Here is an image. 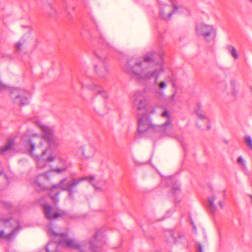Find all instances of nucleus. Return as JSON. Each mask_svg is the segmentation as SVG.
Wrapping results in <instances>:
<instances>
[{
	"instance_id": "f704fd0d",
	"label": "nucleus",
	"mask_w": 252,
	"mask_h": 252,
	"mask_svg": "<svg viewBox=\"0 0 252 252\" xmlns=\"http://www.w3.org/2000/svg\"><path fill=\"white\" fill-rule=\"evenodd\" d=\"M154 112H155V110L152 108L151 111V113H154Z\"/></svg>"
},
{
	"instance_id": "c756f323",
	"label": "nucleus",
	"mask_w": 252,
	"mask_h": 252,
	"mask_svg": "<svg viewBox=\"0 0 252 252\" xmlns=\"http://www.w3.org/2000/svg\"><path fill=\"white\" fill-rule=\"evenodd\" d=\"M197 115L200 119H201V120L207 119V121H209V120L206 117V116L204 115L201 114L198 112H197Z\"/></svg>"
},
{
	"instance_id": "2eb2a0df",
	"label": "nucleus",
	"mask_w": 252,
	"mask_h": 252,
	"mask_svg": "<svg viewBox=\"0 0 252 252\" xmlns=\"http://www.w3.org/2000/svg\"><path fill=\"white\" fill-rule=\"evenodd\" d=\"M167 184L172 187V192L174 196V200L176 202H180V199H178L176 196L180 193L181 188L177 181L174 177H169L167 179Z\"/></svg>"
},
{
	"instance_id": "4c0bfd02",
	"label": "nucleus",
	"mask_w": 252,
	"mask_h": 252,
	"mask_svg": "<svg viewBox=\"0 0 252 252\" xmlns=\"http://www.w3.org/2000/svg\"><path fill=\"white\" fill-rule=\"evenodd\" d=\"M250 196L251 197V200H252V195H250Z\"/></svg>"
},
{
	"instance_id": "9d476101",
	"label": "nucleus",
	"mask_w": 252,
	"mask_h": 252,
	"mask_svg": "<svg viewBox=\"0 0 252 252\" xmlns=\"http://www.w3.org/2000/svg\"><path fill=\"white\" fill-rule=\"evenodd\" d=\"M28 92L19 88H14L11 92V97L14 103L24 106L29 103Z\"/></svg>"
},
{
	"instance_id": "412c9836",
	"label": "nucleus",
	"mask_w": 252,
	"mask_h": 252,
	"mask_svg": "<svg viewBox=\"0 0 252 252\" xmlns=\"http://www.w3.org/2000/svg\"><path fill=\"white\" fill-rule=\"evenodd\" d=\"M95 24V28H96V31L97 32L98 34V42L103 44L105 45L108 47L110 46V44L105 39L104 36H103L102 32H101L100 30L99 29L98 26L96 25L95 23H94Z\"/></svg>"
},
{
	"instance_id": "a19ab883",
	"label": "nucleus",
	"mask_w": 252,
	"mask_h": 252,
	"mask_svg": "<svg viewBox=\"0 0 252 252\" xmlns=\"http://www.w3.org/2000/svg\"><path fill=\"white\" fill-rule=\"evenodd\" d=\"M222 84L224 86H225V84L224 83H223Z\"/></svg>"
},
{
	"instance_id": "aec40b11",
	"label": "nucleus",
	"mask_w": 252,
	"mask_h": 252,
	"mask_svg": "<svg viewBox=\"0 0 252 252\" xmlns=\"http://www.w3.org/2000/svg\"><path fill=\"white\" fill-rule=\"evenodd\" d=\"M161 116L167 118L166 122L162 124L159 126H161V131H165L168 126L171 124V121L170 118V115L169 112L167 110H165L161 114Z\"/></svg>"
},
{
	"instance_id": "20e7f679",
	"label": "nucleus",
	"mask_w": 252,
	"mask_h": 252,
	"mask_svg": "<svg viewBox=\"0 0 252 252\" xmlns=\"http://www.w3.org/2000/svg\"><path fill=\"white\" fill-rule=\"evenodd\" d=\"M42 131L41 137L48 144L49 147L44 150L41 155L39 157V161L37 162V167L42 168L45 166L47 161H52L55 159V157L50 155L46 159H44V156L48 152L50 148H55L60 145L59 139L54 135L53 130L50 127L46 126H41Z\"/></svg>"
},
{
	"instance_id": "a211bd4d",
	"label": "nucleus",
	"mask_w": 252,
	"mask_h": 252,
	"mask_svg": "<svg viewBox=\"0 0 252 252\" xmlns=\"http://www.w3.org/2000/svg\"><path fill=\"white\" fill-rule=\"evenodd\" d=\"M216 198L217 197L215 195H213L211 197H208L207 198L209 203V205L207 207L209 211L213 215L215 214L217 211V207L214 203Z\"/></svg>"
},
{
	"instance_id": "4468645a",
	"label": "nucleus",
	"mask_w": 252,
	"mask_h": 252,
	"mask_svg": "<svg viewBox=\"0 0 252 252\" xmlns=\"http://www.w3.org/2000/svg\"><path fill=\"white\" fill-rule=\"evenodd\" d=\"M86 177L88 178V179L86 181H89L90 184H91L92 186L94 188L95 190L104 191L107 189L108 186L107 180L103 179H101L98 180L96 184H94L92 183V181L94 179V176L90 175L89 176ZM85 181V180H83V181Z\"/></svg>"
},
{
	"instance_id": "393cba45",
	"label": "nucleus",
	"mask_w": 252,
	"mask_h": 252,
	"mask_svg": "<svg viewBox=\"0 0 252 252\" xmlns=\"http://www.w3.org/2000/svg\"><path fill=\"white\" fill-rule=\"evenodd\" d=\"M25 42V40L23 38L21 39L20 40L17 42L15 46L16 52L19 53L21 51V48L23 44Z\"/></svg>"
},
{
	"instance_id": "f8f14e48",
	"label": "nucleus",
	"mask_w": 252,
	"mask_h": 252,
	"mask_svg": "<svg viewBox=\"0 0 252 252\" xmlns=\"http://www.w3.org/2000/svg\"><path fill=\"white\" fill-rule=\"evenodd\" d=\"M50 179L46 174L38 175L34 183L35 187L37 191H45L49 189Z\"/></svg>"
},
{
	"instance_id": "1a4fd4ad",
	"label": "nucleus",
	"mask_w": 252,
	"mask_h": 252,
	"mask_svg": "<svg viewBox=\"0 0 252 252\" xmlns=\"http://www.w3.org/2000/svg\"><path fill=\"white\" fill-rule=\"evenodd\" d=\"M0 222H1V224L4 227L13 228L11 232L7 235H5L3 231H0V238L9 239L19 230L20 223L16 219H15L13 218H10L6 219H3L0 220Z\"/></svg>"
},
{
	"instance_id": "9b49d317",
	"label": "nucleus",
	"mask_w": 252,
	"mask_h": 252,
	"mask_svg": "<svg viewBox=\"0 0 252 252\" xmlns=\"http://www.w3.org/2000/svg\"><path fill=\"white\" fill-rule=\"evenodd\" d=\"M198 34L201 35L207 42H211L214 40L216 31L212 26L201 24L197 29Z\"/></svg>"
},
{
	"instance_id": "473e14b6",
	"label": "nucleus",
	"mask_w": 252,
	"mask_h": 252,
	"mask_svg": "<svg viewBox=\"0 0 252 252\" xmlns=\"http://www.w3.org/2000/svg\"><path fill=\"white\" fill-rule=\"evenodd\" d=\"M6 89V87L2 84L0 82V92Z\"/></svg>"
},
{
	"instance_id": "cd10ccee",
	"label": "nucleus",
	"mask_w": 252,
	"mask_h": 252,
	"mask_svg": "<svg viewBox=\"0 0 252 252\" xmlns=\"http://www.w3.org/2000/svg\"><path fill=\"white\" fill-rule=\"evenodd\" d=\"M237 163L238 164L241 165L242 167L245 168L246 164L245 160L241 156H239L237 159Z\"/></svg>"
},
{
	"instance_id": "dca6fc26",
	"label": "nucleus",
	"mask_w": 252,
	"mask_h": 252,
	"mask_svg": "<svg viewBox=\"0 0 252 252\" xmlns=\"http://www.w3.org/2000/svg\"><path fill=\"white\" fill-rule=\"evenodd\" d=\"M77 152L78 154H80L86 159H88L94 156L95 150L93 146L88 145L85 146L79 147Z\"/></svg>"
},
{
	"instance_id": "bb28decb",
	"label": "nucleus",
	"mask_w": 252,
	"mask_h": 252,
	"mask_svg": "<svg viewBox=\"0 0 252 252\" xmlns=\"http://www.w3.org/2000/svg\"><path fill=\"white\" fill-rule=\"evenodd\" d=\"M67 169V166H65L62 168H55V169H52L51 170L53 171H54L55 172H57V173L60 174V173H61L63 172L66 171Z\"/></svg>"
},
{
	"instance_id": "ddd939ff",
	"label": "nucleus",
	"mask_w": 252,
	"mask_h": 252,
	"mask_svg": "<svg viewBox=\"0 0 252 252\" xmlns=\"http://www.w3.org/2000/svg\"><path fill=\"white\" fill-rule=\"evenodd\" d=\"M178 10L179 7L174 3H172V9L170 5L166 4L164 7H160L159 15L162 19L168 21Z\"/></svg>"
},
{
	"instance_id": "6e6552de",
	"label": "nucleus",
	"mask_w": 252,
	"mask_h": 252,
	"mask_svg": "<svg viewBox=\"0 0 252 252\" xmlns=\"http://www.w3.org/2000/svg\"><path fill=\"white\" fill-rule=\"evenodd\" d=\"M88 89L94 92V94L91 98V103H93L95 101H99L102 99L103 104L106 106V100L109 98L107 92L100 86L94 84L87 85Z\"/></svg>"
},
{
	"instance_id": "6ab92c4d",
	"label": "nucleus",
	"mask_w": 252,
	"mask_h": 252,
	"mask_svg": "<svg viewBox=\"0 0 252 252\" xmlns=\"http://www.w3.org/2000/svg\"><path fill=\"white\" fill-rule=\"evenodd\" d=\"M14 142H15L14 138L9 139L7 140L6 144L4 146L0 148V154L4 155L7 151L11 150L12 149V147L14 145Z\"/></svg>"
},
{
	"instance_id": "f3484780",
	"label": "nucleus",
	"mask_w": 252,
	"mask_h": 252,
	"mask_svg": "<svg viewBox=\"0 0 252 252\" xmlns=\"http://www.w3.org/2000/svg\"><path fill=\"white\" fill-rule=\"evenodd\" d=\"M22 142L25 143V146L29 149V153L30 155H32L35 149V144L33 143L30 137L28 136H23L22 137Z\"/></svg>"
},
{
	"instance_id": "4be33fe9",
	"label": "nucleus",
	"mask_w": 252,
	"mask_h": 252,
	"mask_svg": "<svg viewBox=\"0 0 252 252\" xmlns=\"http://www.w3.org/2000/svg\"><path fill=\"white\" fill-rule=\"evenodd\" d=\"M231 87V94L236 98L238 93V84L235 79H232L230 81Z\"/></svg>"
},
{
	"instance_id": "423d86ee",
	"label": "nucleus",
	"mask_w": 252,
	"mask_h": 252,
	"mask_svg": "<svg viewBox=\"0 0 252 252\" xmlns=\"http://www.w3.org/2000/svg\"><path fill=\"white\" fill-rule=\"evenodd\" d=\"M94 54L98 60L97 63L94 65L95 71L99 76L104 77L109 72L106 56L105 54H99L98 51L94 52Z\"/></svg>"
},
{
	"instance_id": "ea45409f",
	"label": "nucleus",
	"mask_w": 252,
	"mask_h": 252,
	"mask_svg": "<svg viewBox=\"0 0 252 252\" xmlns=\"http://www.w3.org/2000/svg\"><path fill=\"white\" fill-rule=\"evenodd\" d=\"M170 0L172 2V3H174V2H173V0Z\"/></svg>"
},
{
	"instance_id": "a878e982",
	"label": "nucleus",
	"mask_w": 252,
	"mask_h": 252,
	"mask_svg": "<svg viewBox=\"0 0 252 252\" xmlns=\"http://www.w3.org/2000/svg\"><path fill=\"white\" fill-rule=\"evenodd\" d=\"M245 141L247 146L252 150V139L250 136H247L245 138Z\"/></svg>"
},
{
	"instance_id": "79ce46f5",
	"label": "nucleus",
	"mask_w": 252,
	"mask_h": 252,
	"mask_svg": "<svg viewBox=\"0 0 252 252\" xmlns=\"http://www.w3.org/2000/svg\"><path fill=\"white\" fill-rule=\"evenodd\" d=\"M250 0V1L251 3H252V0Z\"/></svg>"
},
{
	"instance_id": "39448f33",
	"label": "nucleus",
	"mask_w": 252,
	"mask_h": 252,
	"mask_svg": "<svg viewBox=\"0 0 252 252\" xmlns=\"http://www.w3.org/2000/svg\"><path fill=\"white\" fill-rule=\"evenodd\" d=\"M87 179L88 178L87 177H83L77 179L73 178L71 183H69L66 186L63 187V185L67 181V178H65L62 180L57 185L51 187L48 186L49 189H47L46 190L51 191L49 196L53 203L56 204L59 201V195L60 193V191L58 189L61 188L62 190L68 191L69 193L68 195L71 196L75 192V189L77 186L82 181L87 180Z\"/></svg>"
},
{
	"instance_id": "7c9ffc66",
	"label": "nucleus",
	"mask_w": 252,
	"mask_h": 252,
	"mask_svg": "<svg viewBox=\"0 0 252 252\" xmlns=\"http://www.w3.org/2000/svg\"><path fill=\"white\" fill-rule=\"evenodd\" d=\"M196 247L197 249V252H203L202 247L200 244H198Z\"/></svg>"
},
{
	"instance_id": "c85d7f7f",
	"label": "nucleus",
	"mask_w": 252,
	"mask_h": 252,
	"mask_svg": "<svg viewBox=\"0 0 252 252\" xmlns=\"http://www.w3.org/2000/svg\"><path fill=\"white\" fill-rule=\"evenodd\" d=\"M158 86L159 89H164L166 87L167 84L165 82L161 81L158 83Z\"/></svg>"
},
{
	"instance_id": "f257e3e1",
	"label": "nucleus",
	"mask_w": 252,
	"mask_h": 252,
	"mask_svg": "<svg viewBox=\"0 0 252 252\" xmlns=\"http://www.w3.org/2000/svg\"><path fill=\"white\" fill-rule=\"evenodd\" d=\"M102 229L96 231L93 240L88 241L78 242L70 238L66 232H59L52 226L48 230L49 236L52 239L46 247V252H58L60 245L64 248L74 250L78 252H100L102 247L99 245L98 238L104 236Z\"/></svg>"
},
{
	"instance_id": "7ed1b4c3",
	"label": "nucleus",
	"mask_w": 252,
	"mask_h": 252,
	"mask_svg": "<svg viewBox=\"0 0 252 252\" xmlns=\"http://www.w3.org/2000/svg\"><path fill=\"white\" fill-rule=\"evenodd\" d=\"M132 106L134 109L139 112L138 118L137 132L139 134H146L148 137H153L157 132L161 131V126L152 124L147 111V102L142 94L136 92L132 97Z\"/></svg>"
},
{
	"instance_id": "e433bc0d",
	"label": "nucleus",
	"mask_w": 252,
	"mask_h": 252,
	"mask_svg": "<svg viewBox=\"0 0 252 252\" xmlns=\"http://www.w3.org/2000/svg\"><path fill=\"white\" fill-rule=\"evenodd\" d=\"M3 171L2 170V171H0V175H1L2 173H3Z\"/></svg>"
},
{
	"instance_id": "5701e85b",
	"label": "nucleus",
	"mask_w": 252,
	"mask_h": 252,
	"mask_svg": "<svg viewBox=\"0 0 252 252\" xmlns=\"http://www.w3.org/2000/svg\"><path fill=\"white\" fill-rule=\"evenodd\" d=\"M226 48L234 59H238V54L235 47L231 45H228Z\"/></svg>"
},
{
	"instance_id": "f03ea898",
	"label": "nucleus",
	"mask_w": 252,
	"mask_h": 252,
	"mask_svg": "<svg viewBox=\"0 0 252 252\" xmlns=\"http://www.w3.org/2000/svg\"><path fill=\"white\" fill-rule=\"evenodd\" d=\"M163 55L162 52L153 51L145 56L143 62L136 59H131L127 62L125 70L138 79L147 80L154 77V83L157 84L158 77L163 71L161 66Z\"/></svg>"
},
{
	"instance_id": "0eeeda50",
	"label": "nucleus",
	"mask_w": 252,
	"mask_h": 252,
	"mask_svg": "<svg viewBox=\"0 0 252 252\" xmlns=\"http://www.w3.org/2000/svg\"><path fill=\"white\" fill-rule=\"evenodd\" d=\"M42 210L45 218L49 220H56L59 218H64L67 216L66 211L60 209H57L54 211L53 207L48 203H44L42 205Z\"/></svg>"
},
{
	"instance_id": "c9c22d12",
	"label": "nucleus",
	"mask_w": 252,
	"mask_h": 252,
	"mask_svg": "<svg viewBox=\"0 0 252 252\" xmlns=\"http://www.w3.org/2000/svg\"><path fill=\"white\" fill-rule=\"evenodd\" d=\"M207 129L209 130L210 128V126H207Z\"/></svg>"
},
{
	"instance_id": "2f4dec72",
	"label": "nucleus",
	"mask_w": 252,
	"mask_h": 252,
	"mask_svg": "<svg viewBox=\"0 0 252 252\" xmlns=\"http://www.w3.org/2000/svg\"><path fill=\"white\" fill-rule=\"evenodd\" d=\"M3 205H4V206L7 209L10 208L12 206L11 203H10L9 202H5V203H4Z\"/></svg>"
},
{
	"instance_id": "58836bf2",
	"label": "nucleus",
	"mask_w": 252,
	"mask_h": 252,
	"mask_svg": "<svg viewBox=\"0 0 252 252\" xmlns=\"http://www.w3.org/2000/svg\"><path fill=\"white\" fill-rule=\"evenodd\" d=\"M182 147H183V148H184V150H185V147H184V146L183 144H182Z\"/></svg>"
},
{
	"instance_id": "72a5a7b5",
	"label": "nucleus",
	"mask_w": 252,
	"mask_h": 252,
	"mask_svg": "<svg viewBox=\"0 0 252 252\" xmlns=\"http://www.w3.org/2000/svg\"><path fill=\"white\" fill-rule=\"evenodd\" d=\"M219 205H220V207L222 209L223 208V204L221 202V201L220 200L218 202Z\"/></svg>"
},
{
	"instance_id": "b1692460",
	"label": "nucleus",
	"mask_w": 252,
	"mask_h": 252,
	"mask_svg": "<svg viewBox=\"0 0 252 252\" xmlns=\"http://www.w3.org/2000/svg\"><path fill=\"white\" fill-rule=\"evenodd\" d=\"M49 9L47 10L48 15L51 17H56L58 14L57 10L51 4L48 5Z\"/></svg>"
},
{
	"instance_id": "37998d69",
	"label": "nucleus",
	"mask_w": 252,
	"mask_h": 252,
	"mask_svg": "<svg viewBox=\"0 0 252 252\" xmlns=\"http://www.w3.org/2000/svg\"><path fill=\"white\" fill-rule=\"evenodd\" d=\"M174 96V94H173L172 96V97H173Z\"/></svg>"
}]
</instances>
